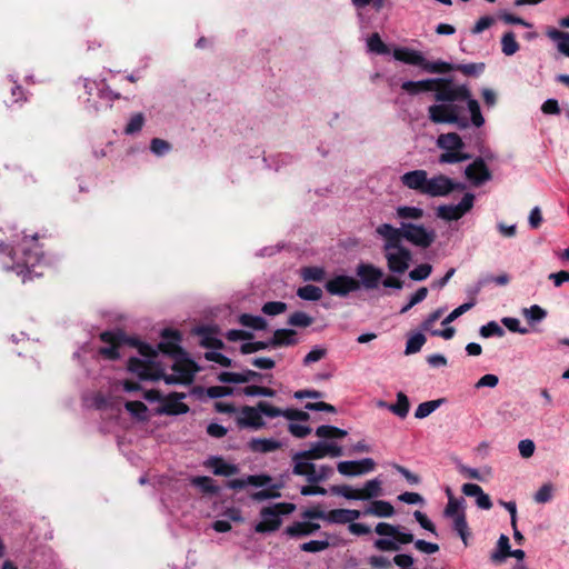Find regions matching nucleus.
Masks as SVG:
<instances>
[{"mask_svg":"<svg viewBox=\"0 0 569 569\" xmlns=\"http://www.w3.org/2000/svg\"><path fill=\"white\" fill-rule=\"evenodd\" d=\"M401 89L409 94L435 92L437 103L428 108L429 119L433 123L455 124L459 129H467L470 126L480 128L485 124L480 104L465 84H455L449 79L436 78L408 80L402 82Z\"/></svg>","mask_w":569,"mask_h":569,"instance_id":"1","label":"nucleus"},{"mask_svg":"<svg viewBox=\"0 0 569 569\" xmlns=\"http://www.w3.org/2000/svg\"><path fill=\"white\" fill-rule=\"evenodd\" d=\"M158 350L141 343L139 352L144 359L130 358L128 370L137 375L140 380L156 381L163 379L167 385H188L192 382L198 371L197 365L187 357L180 347L181 336L177 330L164 329Z\"/></svg>","mask_w":569,"mask_h":569,"instance_id":"2","label":"nucleus"},{"mask_svg":"<svg viewBox=\"0 0 569 569\" xmlns=\"http://www.w3.org/2000/svg\"><path fill=\"white\" fill-rule=\"evenodd\" d=\"M0 253L7 256L11 262H3L7 270H12L22 277V281L32 279V273L40 276L36 272L34 268L38 267L43 259V253L40 244L38 243L37 234L23 236L16 246H8L2 239V231L0 230Z\"/></svg>","mask_w":569,"mask_h":569,"instance_id":"3","label":"nucleus"},{"mask_svg":"<svg viewBox=\"0 0 569 569\" xmlns=\"http://www.w3.org/2000/svg\"><path fill=\"white\" fill-rule=\"evenodd\" d=\"M400 181L406 188L431 198L447 197L456 190L461 191L466 188L463 183L442 173L428 177V172L423 169L403 173Z\"/></svg>","mask_w":569,"mask_h":569,"instance_id":"4","label":"nucleus"},{"mask_svg":"<svg viewBox=\"0 0 569 569\" xmlns=\"http://www.w3.org/2000/svg\"><path fill=\"white\" fill-rule=\"evenodd\" d=\"M262 416L268 418L283 417L287 420L302 421L310 419V415L306 411L291 408L281 409L267 401H259L256 407L244 406L240 409L237 416V425L241 428L261 429L266 425Z\"/></svg>","mask_w":569,"mask_h":569,"instance_id":"5","label":"nucleus"},{"mask_svg":"<svg viewBox=\"0 0 569 569\" xmlns=\"http://www.w3.org/2000/svg\"><path fill=\"white\" fill-rule=\"evenodd\" d=\"M376 232L383 240L382 251L389 271L396 274L405 273L410 267L412 254L398 238L396 227L382 223L376 229Z\"/></svg>","mask_w":569,"mask_h":569,"instance_id":"6","label":"nucleus"},{"mask_svg":"<svg viewBox=\"0 0 569 569\" xmlns=\"http://www.w3.org/2000/svg\"><path fill=\"white\" fill-rule=\"evenodd\" d=\"M347 435V430L335 426H319L316 429V436L323 440L312 443L308 450L298 451V457L311 460H319L326 457H341L343 455V448L333 440L342 439Z\"/></svg>","mask_w":569,"mask_h":569,"instance_id":"7","label":"nucleus"},{"mask_svg":"<svg viewBox=\"0 0 569 569\" xmlns=\"http://www.w3.org/2000/svg\"><path fill=\"white\" fill-rule=\"evenodd\" d=\"M436 146L441 150L438 157L440 164H456L471 159V154L466 152V143L456 132L439 134Z\"/></svg>","mask_w":569,"mask_h":569,"instance_id":"8","label":"nucleus"},{"mask_svg":"<svg viewBox=\"0 0 569 569\" xmlns=\"http://www.w3.org/2000/svg\"><path fill=\"white\" fill-rule=\"evenodd\" d=\"M375 531L383 538L377 539L373 543L375 548L380 551H397L400 545H407L413 541V535L401 530L399 526L387 522H379Z\"/></svg>","mask_w":569,"mask_h":569,"instance_id":"9","label":"nucleus"},{"mask_svg":"<svg viewBox=\"0 0 569 569\" xmlns=\"http://www.w3.org/2000/svg\"><path fill=\"white\" fill-rule=\"evenodd\" d=\"M295 510L296 505L291 502H278L262 508L260 511L261 521L254 526V531L266 533L278 530L282 523L281 517L290 515Z\"/></svg>","mask_w":569,"mask_h":569,"instance_id":"10","label":"nucleus"},{"mask_svg":"<svg viewBox=\"0 0 569 569\" xmlns=\"http://www.w3.org/2000/svg\"><path fill=\"white\" fill-rule=\"evenodd\" d=\"M393 57L403 63L420 67L429 73H445L450 70L449 63L445 61L430 62L426 60L422 52L409 48L396 49Z\"/></svg>","mask_w":569,"mask_h":569,"instance_id":"11","label":"nucleus"},{"mask_svg":"<svg viewBox=\"0 0 569 569\" xmlns=\"http://www.w3.org/2000/svg\"><path fill=\"white\" fill-rule=\"evenodd\" d=\"M311 459L299 458L298 452L292 456V473L296 476H303L310 483H318L327 480L332 473L333 469L330 466H316Z\"/></svg>","mask_w":569,"mask_h":569,"instance_id":"12","label":"nucleus"},{"mask_svg":"<svg viewBox=\"0 0 569 569\" xmlns=\"http://www.w3.org/2000/svg\"><path fill=\"white\" fill-rule=\"evenodd\" d=\"M398 231V238L400 241L407 240L416 247L419 248H428L436 240V232L433 229L426 228L422 224H415L402 221L399 228H396Z\"/></svg>","mask_w":569,"mask_h":569,"instance_id":"13","label":"nucleus"},{"mask_svg":"<svg viewBox=\"0 0 569 569\" xmlns=\"http://www.w3.org/2000/svg\"><path fill=\"white\" fill-rule=\"evenodd\" d=\"M475 196L467 192L458 204H442L437 209V216L447 221H456L469 212L473 207Z\"/></svg>","mask_w":569,"mask_h":569,"instance_id":"14","label":"nucleus"},{"mask_svg":"<svg viewBox=\"0 0 569 569\" xmlns=\"http://www.w3.org/2000/svg\"><path fill=\"white\" fill-rule=\"evenodd\" d=\"M356 274L360 278L362 287L367 290L378 289L385 272L381 268L372 263H359L356 268Z\"/></svg>","mask_w":569,"mask_h":569,"instance_id":"15","label":"nucleus"},{"mask_svg":"<svg viewBox=\"0 0 569 569\" xmlns=\"http://www.w3.org/2000/svg\"><path fill=\"white\" fill-rule=\"evenodd\" d=\"M325 288L332 296L346 297L350 292L357 291L360 283L353 277L341 274L328 280Z\"/></svg>","mask_w":569,"mask_h":569,"instance_id":"16","label":"nucleus"},{"mask_svg":"<svg viewBox=\"0 0 569 569\" xmlns=\"http://www.w3.org/2000/svg\"><path fill=\"white\" fill-rule=\"evenodd\" d=\"M376 469V462L372 458H363L361 460L340 461L337 470L346 477H357L369 473Z\"/></svg>","mask_w":569,"mask_h":569,"instance_id":"17","label":"nucleus"},{"mask_svg":"<svg viewBox=\"0 0 569 569\" xmlns=\"http://www.w3.org/2000/svg\"><path fill=\"white\" fill-rule=\"evenodd\" d=\"M465 176L475 187H479L492 178L485 160L480 157L466 167Z\"/></svg>","mask_w":569,"mask_h":569,"instance_id":"18","label":"nucleus"},{"mask_svg":"<svg viewBox=\"0 0 569 569\" xmlns=\"http://www.w3.org/2000/svg\"><path fill=\"white\" fill-rule=\"evenodd\" d=\"M183 393H171L162 400L161 407L158 409L159 413L164 415H182L188 412L189 407L182 402Z\"/></svg>","mask_w":569,"mask_h":569,"instance_id":"19","label":"nucleus"},{"mask_svg":"<svg viewBox=\"0 0 569 569\" xmlns=\"http://www.w3.org/2000/svg\"><path fill=\"white\" fill-rule=\"evenodd\" d=\"M361 512L355 509H332L327 511L326 521L335 525H346L356 521Z\"/></svg>","mask_w":569,"mask_h":569,"instance_id":"20","label":"nucleus"},{"mask_svg":"<svg viewBox=\"0 0 569 569\" xmlns=\"http://www.w3.org/2000/svg\"><path fill=\"white\" fill-rule=\"evenodd\" d=\"M320 529V525L302 519V521H296L284 529V533L292 538L307 537L313 535Z\"/></svg>","mask_w":569,"mask_h":569,"instance_id":"21","label":"nucleus"},{"mask_svg":"<svg viewBox=\"0 0 569 569\" xmlns=\"http://www.w3.org/2000/svg\"><path fill=\"white\" fill-rule=\"evenodd\" d=\"M461 491L467 497H473L478 508L489 510L492 507L490 497L483 492L482 488L476 483H465Z\"/></svg>","mask_w":569,"mask_h":569,"instance_id":"22","label":"nucleus"},{"mask_svg":"<svg viewBox=\"0 0 569 569\" xmlns=\"http://www.w3.org/2000/svg\"><path fill=\"white\" fill-rule=\"evenodd\" d=\"M120 333L112 331L102 332L100 336L101 340L106 343H109L110 346L100 348L99 352L103 357L111 360L119 358L118 348L120 342Z\"/></svg>","mask_w":569,"mask_h":569,"instance_id":"23","label":"nucleus"},{"mask_svg":"<svg viewBox=\"0 0 569 569\" xmlns=\"http://www.w3.org/2000/svg\"><path fill=\"white\" fill-rule=\"evenodd\" d=\"M248 446L253 452L267 453L278 450L281 448L282 443L272 438H253L249 441Z\"/></svg>","mask_w":569,"mask_h":569,"instance_id":"24","label":"nucleus"},{"mask_svg":"<svg viewBox=\"0 0 569 569\" xmlns=\"http://www.w3.org/2000/svg\"><path fill=\"white\" fill-rule=\"evenodd\" d=\"M393 513H395L393 506L390 502L385 501V500L372 501L370 503V506H368L363 511V515H371V516L383 517V518L391 517V516H393Z\"/></svg>","mask_w":569,"mask_h":569,"instance_id":"25","label":"nucleus"},{"mask_svg":"<svg viewBox=\"0 0 569 569\" xmlns=\"http://www.w3.org/2000/svg\"><path fill=\"white\" fill-rule=\"evenodd\" d=\"M360 500H369L381 496L382 481L379 478L368 480L362 488L358 489Z\"/></svg>","mask_w":569,"mask_h":569,"instance_id":"26","label":"nucleus"},{"mask_svg":"<svg viewBox=\"0 0 569 569\" xmlns=\"http://www.w3.org/2000/svg\"><path fill=\"white\" fill-rule=\"evenodd\" d=\"M196 333L200 337V345L204 348L221 349L223 347V342L214 336L210 328H197Z\"/></svg>","mask_w":569,"mask_h":569,"instance_id":"27","label":"nucleus"},{"mask_svg":"<svg viewBox=\"0 0 569 569\" xmlns=\"http://www.w3.org/2000/svg\"><path fill=\"white\" fill-rule=\"evenodd\" d=\"M207 466L210 467L214 475L219 476H232L238 472V468L234 465L224 462L221 458L212 457L207 461Z\"/></svg>","mask_w":569,"mask_h":569,"instance_id":"28","label":"nucleus"},{"mask_svg":"<svg viewBox=\"0 0 569 569\" xmlns=\"http://www.w3.org/2000/svg\"><path fill=\"white\" fill-rule=\"evenodd\" d=\"M409 409V399L402 391L397 393V402L388 406V410L401 419H405L408 416Z\"/></svg>","mask_w":569,"mask_h":569,"instance_id":"29","label":"nucleus"},{"mask_svg":"<svg viewBox=\"0 0 569 569\" xmlns=\"http://www.w3.org/2000/svg\"><path fill=\"white\" fill-rule=\"evenodd\" d=\"M296 343V331L292 329L276 330L271 340V345L273 346H292Z\"/></svg>","mask_w":569,"mask_h":569,"instance_id":"30","label":"nucleus"},{"mask_svg":"<svg viewBox=\"0 0 569 569\" xmlns=\"http://www.w3.org/2000/svg\"><path fill=\"white\" fill-rule=\"evenodd\" d=\"M548 37L557 42L558 50L569 57V32L551 29L547 32Z\"/></svg>","mask_w":569,"mask_h":569,"instance_id":"31","label":"nucleus"},{"mask_svg":"<svg viewBox=\"0 0 569 569\" xmlns=\"http://www.w3.org/2000/svg\"><path fill=\"white\" fill-rule=\"evenodd\" d=\"M509 551V538L506 535H501L497 542V550L491 553V560L495 562H502L508 558Z\"/></svg>","mask_w":569,"mask_h":569,"instance_id":"32","label":"nucleus"},{"mask_svg":"<svg viewBox=\"0 0 569 569\" xmlns=\"http://www.w3.org/2000/svg\"><path fill=\"white\" fill-rule=\"evenodd\" d=\"M397 217L402 220H420L423 217V210L419 207L401 206L396 210Z\"/></svg>","mask_w":569,"mask_h":569,"instance_id":"33","label":"nucleus"},{"mask_svg":"<svg viewBox=\"0 0 569 569\" xmlns=\"http://www.w3.org/2000/svg\"><path fill=\"white\" fill-rule=\"evenodd\" d=\"M239 322L243 327H248L254 330H263L267 327L266 320L260 316H252L249 313H242L239 317Z\"/></svg>","mask_w":569,"mask_h":569,"instance_id":"34","label":"nucleus"},{"mask_svg":"<svg viewBox=\"0 0 569 569\" xmlns=\"http://www.w3.org/2000/svg\"><path fill=\"white\" fill-rule=\"evenodd\" d=\"M441 403H442V399L430 400V401H425V402L420 403L415 411V418H417V419L427 418L433 411H436L440 407Z\"/></svg>","mask_w":569,"mask_h":569,"instance_id":"35","label":"nucleus"},{"mask_svg":"<svg viewBox=\"0 0 569 569\" xmlns=\"http://www.w3.org/2000/svg\"><path fill=\"white\" fill-rule=\"evenodd\" d=\"M297 296L301 298L302 300L308 301H318L322 297V290L319 287L307 284L303 287H300L297 290Z\"/></svg>","mask_w":569,"mask_h":569,"instance_id":"36","label":"nucleus"},{"mask_svg":"<svg viewBox=\"0 0 569 569\" xmlns=\"http://www.w3.org/2000/svg\"><path fill=\"white\" fill-rule=\"evenodd\" d=\"M124 407L128 410V412H130V415L133 416L134 418H137L139 420H147L148 408L142 401H139V400L127 401L124 403Z\"/></svg>","mask_w":569,"mask_h":569,"instance_id":"37","label":"nucleus"},{"mask_svg":"<svg viewBox=\"0 0 569 569\" xmlns=\"http://www.w3.org/2000/svg\"><path fill=\"white\" fill-rule=\"evenodd\" d=\"M306 421H302V420H289V425H288V430L289 432L296 437V438H299V439H303L306 437H308L312 429L305 425Z\"/></svg>","mask_w":569,"mask_h":569,"instance_id":"38","label":"nucleus"},{"mask_svg":"<svg viewBox=\"0 0 569 569\" xmlns=\"http://www.w3.org/2000/svg\"><path fill=\"white\" fill-rule=\"evenodd\" d=\"M300 274L305 281H322L326 271L322 267L311 266L302 268Z\"/></svg>","mask_w":569,"mask_h":569,"instance_id":"39","label":"nucleus"},{"mask_svg":"<svg viewBox=\"0 0 569 569\" xmlns=\"http://www.w3.org/2000/svg\"><path fill=\"white\" fill-rule=\"evenodd\" d=\"M242 393L247 397H270L271 398V397L276 396V390L268 388V387L249 385L242 389Z\"/></svg>","mask_w":569,"mask_h":569,"instance_id":"40","label":"nucleus"},{"mask_svg":"<svg viewBox=\"0 0 569 569\" xmlns=\"http://www.w3.org/2000/svg\"><path fill=\"white\" fill-rule=\"evenodd\" d=\"M501 50L506 56H512L519 50L513 32H506L501 38Z\"/></svg>","mask_w":569,"mask_h":569,"instance_id":"41","label":"nucleus"},{"mask_svg":"<svg viewBox=\"0 0 569 569\" xmlns=\"http://www.w3.org/2000/svg\"><path fill=\"white\" fill-rule=\"evenodd\" d=\"M453 529L457 531L465 546H468L469 527L466 520V515H459L453 519Z\"/></svg>","mask_w":569,"mask_h":569,"instance_id":"42","label":"nucleus"},{"mask_svg":"<svg viewBox=\"0 0 569 569\" xmlns=\"http://www.w3.org/2000/svg\"><path fill=\"white\" fill-rule=\"evenodd\" d=\"M509 276L507 273L499 274L497 277L486 276L479 279L476 284L475 293H478L486 284L495 282L498 286H506L509 283Z\"/></svg>","mask_w":569,"mask_h":569,"instance_id":"43","label":"nucleus"},{"mask_svg":"<svg viewBox=\"0 0 569 569\" xmlns=\"http://www.w3.org/2000/svg\"><path fill=\"white\" fill-rule=\"evenodd\" d=\"M425 342H426V337L420 332L410 336L406 343L405 353L412 355V353L420 351V349L422 348Z\"/></svg>","mask_w":569,"mask_h":569,"instance_id":"44","label":"nucleus"},{"mask_svg":"<svg viewBox=\"0 0 569 569\" xmlns=\"http://www.w3.org/2000/svg\"><path fill=\"white\" fill-rule=\"evenodd\" d=\"M312 322L313 319L303 311H296L288 319L290 326L300 328H307L312 325Z\"/></svg>","mask_w":569,"mask_h":569,"instance_id":"45","label":"nucleus"},{"mask_svg":"<svg viewBox=\"0 0 569 569\" xmlns=\"http://www.w3.org/2000/svg\"><path fill=\"white\" fill-rule=\"evenodd\" d=\"M479 333L482 338L502 337L505 335V330L498 322L489 321L480 327Z\"/></svg>","mask_w":569,"mask_h":569,"instance_id":"46","label":"nucleus"},{"mask_svg":"<svg viewBox=\"0 0 569 569\" xmlns=\"http://www.w3.org/2000/svg\"><path fill=\"white\" fill-rule=\"evenodd\" d=\"M330 490L332 493L341 496L348 500H360L359 490L348 485L333 486Z\"/></svg>","mask_w":569,"mask_h":569,"instance_id":"47","label":"nucleus"},{"mask_svg":"<svg viewBox=\"0 0 569 569\" xmlns=\"http://www.w3.org/2000/svg\"><path fill=\"white\" fill-rule=\"evenodd\" d=\"M329 546H330V542L328 539L310 540L308 542H303L302 545H300V550L305 551V552L316 553V552H321V551L328 549Z\"/></svg>","mask_w":569,"mask_h":569,"instance_id":"48","label":"nucleus"},{"mask_svg":"<svg viewBox=\"0 0 569 569\" xmlns=\"http://www.w3.org/2000/svg\"><path fill=\"white\" fill-rule=\"evenodd\" d=\"M191 483L196 487L200 488L203 492L207 493H216L218 492V487L213 485V480L206 476L194 477L191 480Z\"/></svg>","mask_w":569,"mask_h":569,"instance_id":"49","label":"nucleus"},{"mask_svg":"<svg viewBox=\"0 0 569 569\" xmlns=\"http://www.w3.org/2000/svg\"><path fill=\"white\" fill-rule=\"evenodd\" d=\"M432 272V266L429 263H421L409 272V278L413 281L426 280Z\"/></svg>","mask_w":569,"mask_h":569,"instance_id":"50","label":"nucleus"},{"mask_svg":"<svg viewBox=\"0 0 569 569\" xmlns=\"http://www.w3.org/2000/svg\"><path fill=\"white\" fill-rule=\"evenodd\" d=\"M367 46H368L369 51L375 52V53L383 54V53L388 52L387 46L383 43V41L381 40V38L378 33H372L368 38Z\"/></svg>","mask_w":569,"mask_h":569,"instance_id":"51","label":"nucleus"},{"mask_svg":"<svg viewBox=\"0 0 569 569\" xmlns=\"http://www.w3.org/2000/svg\"><path fill=\"white\" fill-rule=\"evenodd\" d=\"M428 296V289L426 287H421L419 288L409 299V302L407 305H405L401 310H400V313H406L408 312L413 306L422 302Z\"/></svg>","mask_w":569,"mask_h":569,"instance_id":"52","label":"nucleus"},{"mask_svg":"<svg viewBox=\"0 0 569 569\" xmlns=\"http://www.w3.org/2000/svg\"><path fill=\"white\" fill-rule=\"evenodd\" d=\"M476 305L475 300H471L469 302L462 303L461 306L453 309L443 320L442 325L447 326L450 322L455 321L457 318H459L461 315L470 310Z\"/></svg>","mask_w":569,"mask_h":569,"instance_id":"53","label":"nucleus"},{"mask_svg":"<svg viewBox=\"0 0 569 569\" xmlns=\"http://www.w3.org/2000/svg\"><path fill=\"white\" fill-rule=\"evenodd\" d=\"M280 488L281 485H273L269 489H262L260 491L254 492L251 497L256 501L279 498L281 496L280 492L278 491Z\"/></svg>","mask_w":569,"mask_h":569,"instance_id":"54","label":"nucleus"},{"mask_svg":"<svg viewBox=\"0 0 569 569\" xmlns=\"http://www.w3.org/2000/svg\"><path fill=\"white\" fill-rule=\"evenodd\" d=\"M552 496L553 486L551 483H545L535 493L533 499L537 503H547L552 499Z\"/></svg>","mask_w":569,"mask_h":569,"instance_id":"55","label":"nucleus"},{"mask_svg":"<svg viewBox=\"0 0 569 569\" xmlns=\"http://www.w3.org/2000/svg\"><path fill=\"white\" fill-rule=\"evenodd\" d=\"M218 379L222 383H246L244 370L242 372L223 371Z\"/></svg>","mask_w":569,"mask_h":569,"instance_id":"56","label":"nucleus"},{"mask_svg":"<svg viewBox=\"0 0 569 569\" xmlns=\"http://www.w3.org/2000/svg\"><path fill=\"white\" fill-rule=\"evenodd\" d=\"M327 355V350L322 347H313L303 358V365L310 366L313 362H318L323 359Z\"/></svg>","mask_w":569,"mask_h":569,"instance_id":"57","label":"nucleus"},{"mask_svg":"<svg viewBox=\"0 0 569 569\" xmlns=\"http://www.w3.org/2000/svg\"><path fill=\"white\" fill-rule=\"evenodd\" d=\"M445 513L453 519L459 515H465L462 510V500H457L450 497Z\"/></svg>","mask_w":569,"mask_h":569,"instance_id":"58","label":"nucleus"},{"mask_svg":"<svg viewBox=\"0 0 569 569\" xmlns=\"http://www.w3.org/2000/svg\"><path fill=\"white\" fill-rule=\"evenodd\" d=\"M287 310V305L281 301H270L263 305L262 311L268 316H277Z\"/></svg>","mask_w":569,"mask_h":569,"instance_id":"59","label":"nucleus"},{"mask_svg":"<svg viewBox=\"0 0 569 569\" xmlns=\"http://www.w3.org/2000/svg\"><path fill=\"white\" fill-rule=\"evenodd\" d=\"M144 122V118L142 113H137L131 117L127 127L124 128V132L127 134H133L142 129Z\"/></svg>","mask_w":569,"mask_h":569,"instance_id":"60","label":"nucleus"},{"mask_svg":"<svg viewBox=\"0 0 569 569\" xmlns=\"http://www.w3.org/2000/svg\"><path fill=\"white\" fill-rule=\"evenodd\" d=\"M218 349H214L212 351H207L204 353V358L209 361H213L222 367H230L231 366V359L227 356L222 355L221 352L217 351Z\"/></svg>","mask_w":569,"mask_h":569,"instance_id":"61","label":"nucleus"},{"mask_svg":"<svg viewBox=\"0 0 569 569\" xmlns=\"http://www.w3.org/2000/svg\"><path fill=\"white\" fill-rule=\"evenodd\" d=\"M519 453L522 458L528 459L533 456L536 446L530 439L520 440L518 443Z\"/></svg>","mask_w":569,"mask_h":569,"instance_id":"62","label":"nucleus"},{"mask_svg":"<svg viewBox=\"0 0 569 569\" xmlns=\"http://www.w3.org/2000/svg\"><path fill=\"white\" fill-rule=\"evenodd\" d=\"M150 149L154 154L163 156L170 150V144L162 139L154 138L151 140Z\"/></svg>","mask_w":569,"mask_h":569,"instance_id":"63","label":"nucleus"},{"mask_svg":"<svg viewBox=\"0 0 569 569\" xmlns=\"http://www.w3.org/2000/svg\"><path fill=\"white\" fill-rule=\"evenodd\" d=\"M546 311L537 305L525 310V316L530 321H540L546 317Z\"/></svg>","mask_w":569,"mask_h":569,"instance_id":"64","label":"nucleus"}]
</instances>
